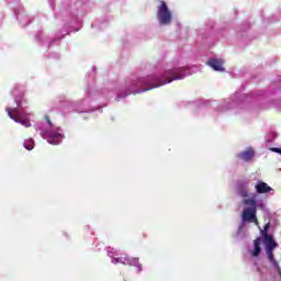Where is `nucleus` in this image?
<instances>
[{
    "mask_svg": "<svg viewBox=\"0 0 281 281\" xmlns=\"http://www.w3.org/2000/svg\"><path fill=\"white\" fill-rule=\"evenodd\" d=\"M183 68H175L166 70L161 78H155L149 76L147 78H143L139 80V85H145V89L135 90L133 93H144V91H150V89H157V87H164V85H170L173 80H183L186 78V74H183Z\"/></svg>",
    "mask_w": 281,
    "mask_h": 281,
    "instance_id": "nucleus-1",
    "label": "nucleus"
},
{
    "mask_svg": "<svg viewBox=\"0 0 281 281\" xmlns=\"http://www.w3.org/2000/svg\"><path fill=\"white\" fill-rule=\"evenodd\" d=\"M244 205H249V207L244 209L241 213V221L244 223H255V225H258V216L256 215L258 212V202L256 199L244 200Z\"/></svg>",
    "mask_w": 281,
    "mask_h": 281,
    "instance_id": "nucleus-2",
    "label": "nucleus"
},
{
    "mask_svg": "<svg viewBox=\"0 0 281 281\" xmlns=\"http://www.w3.org/2000/svg\"><path fill=\"white\" fill-rule=\"evenodd\" d=\"M157 19L160 25H170L172 23V12H170L168 4L164 0H160V5L157 9Z\"/></svg>",
    "mask_w": 281,
    "mask_h": 281,
    "instance_id": "nucleus-3",
    "label": "nucleus"
},
{
    "mask_svg": "<svg viewBox=\"0 0 281 281\" xmlns=\"http://www.w3.org/2000/svg\"><path fill=\"white\" fill-rule=\"evenodd\" d=\"M7 112L11 120L18 124H22V126H25V128H30V126H32L29 119H19L21 116V111L19 109L15 108L13 110H7Z\"/></svg>",
    "mask_w": 281,
    "mask_h": 281,
    "instance_id": "nucleus-4",
    "label": "nucleus"
},
{
    "mask_svg": "<svg viewBox=\"0 0 281 281\" xmlns=\"http://www.w3.org/2000/svg\"><path fill=\"white\" fill-rule=\"evenodd\" d=\"M255 190L257 194H268V192H271L273 190L267 182L263 181H258L257 184L255 186Z\"/></svg>",
    "mask_w": 281,
    "mask_h": 281,
    "instance_id": "nucleus-5",
    "label": "nucleus"
},
{
    "mask_svg": "<svg viewBox=\"0 0 281 281\" xmlns=\"http://www.w3.org/2000/svg\"><path fill=\"white\" fill-rule=\"evenodd\" d=\"M224 63L223 59H210L207 65L212 67L214 71H225V67H223Z\"/></svg>",
    "mask_w": 281,
    "mask_h": 281,
    "instance_id": "nucleus-6",
    "label": "nucleus"
},
{
    "mask_svg": "<svg viewBox=\"0 0 281 281\" xmlns=\"http://www.w3.org/2000/svg\"><path fill=\"white\" fill-rule=\"evenodd\" d=\"M261 243H262V239H260V237L254 240L252 258H258L260 256L262 251V248L260 247Z\"/></svg>",
    "mask_w": 281,
    "mask_h": 281,
    "instance_id": "nucleus-7",
    "label": "nucleus"
},
{
    "mask_svg": "<svg viewBox=\"0 0 281 281\" xmlns=\"http://www.w3.org/2000/svg\"><path fill=\"white\" fill-rule=\"evenodd\" d=\"M237 157L243 161H251V159H254V150L247 149L245 151L237 154Z\"/></svg>",
    "mask_w": 281,
    "mask_h": 281,
    "instance_id": "nucleus-8",
    "label": "nucleus"
},
{
    "mask_svg": "<svg viewBox=\"0 0 281 281\" xmlns=\"http://www.w3.org/2000/svg\"><path fill=\"white\" fill-rule=\"evenodd\" d=\"M61 138H63V134H60L58 132H50L49 138H48V144H52L53 146H57V144H60V142H58L56 139H61Z\"/></svg>",
    "mask_w": 281,
    "mask_h": 281,
    "instance_id": "nucleus-9",
    "label": "nucleus"
},
{
    "mask_svg": "<svg viewBox=\"0 0 281 281\" xmlns=\"http://www.w3.org/2000/svg\"><path fill=\"white\" fill-rule=\"evenodd\" d=\"M262 237L265 238L266 247H278V243H276V240H273L272 235H268V233H265V235H262Z\"/></svg>",
    "mask_w": 281,
    "mask_h": 281,
    "instance_id": "nucleus-10",
    "label": "nucleus"
},
{
    "mask_svg": "<svg viewBox=\"0 0 281 281\" xmlns=\"http://www.w3.org/2000/svg\"><path fill=\"white\" fill-rule=\"evenodd\" d=\"M23 146L26 150H34V139H27L25 143H23Z\"/></svg>",
    "mask_w": 281,
    "mask_h": 281,
    "instance_id": "nucleus-11",
    "label": "nucleus"
},
{
    "mask_svg": "<svg viewBox=\"0 0 281 281\" xmlns=\"http://www.w3.org/2000/svg\"><path fill=\"white\" fill-rule=\"evenodd\" d=\"M126 265L131 267H139V259L138 258H127Z\"/></svg>",
    "mask_w": 281,
    "mask_h": 281,
    "instance_id": "nucleus-12",
    "label": "nucleus"
},
{
    "mask_svg": "<svg viewBox=\"0 0 281 281\" xmlns=\"http://www.w3.org/2000/svg\"><path fill=\"white\" fill-rule=\"evenodd\" d=\"M127 260H128V257H117V258H114L112 262L114 265H117V263L126 265Z\"/></svg>",
    "mask_w": 281,
    "mask_h": 281,
    "instance_id": "nucleus-13",
    "label": "nucleus"
},
{
    "mask_svg": "<svg viewBox=\"0 0 281 281\" xmlns=\"http://www.w3.org/2000/svg\"><path fill=\"white\" fill-rule=\"evenodd\" d=\"M239 195H241L243 199H247V196H249V191L247 190H239Z\"/></svg>",
    "mask_w": 281,
    "mask_h": 281,
    "instance_id": "nucleus-14",
    "label": "nucleus"
},
{
    "mask_svg": "<svg viewBox=\"0 0 281 281\" xmlns=\"http://www.w3.org/2000/svg\"><path fill=\"white\" fill-rule=\"evenodd\" d=\"M267 232H269V224H266L263 226V229L261 231V235L265 236V234H268Z\"/></svg>",
    "mask_w": 281,
    "mask_h": 281,
    "instance_id": "nucleus-15",
    "label": "nucleus"
},
{
    "mask_svg": "<svg viewBox=\"0 0 281 281\" xmlns=\"http://www.w3.org/2000/svg\"><path fill=\"white\" fill-rule=\"evenodd\" d=\"M45 120L47 122V124L52 127L54 126V124L52 123V120H49V116H45Z\"/></svg>",
    "mask_w": 281,
    "mask_h": 281,
    "instance_id": "nucleus-16",
    "label": "nucleus"
},
{
    "mask_svg": "<svg viewBox=\"0 0 281 281\" xmlns=\"http://www.w3.org/2000/svg\"><path fill=\"white\" fill-rule=\"evenodd\" d=\"M244 186H246V182H245V181L240 182V183L238 184V188H243Z\"/></svg>",
    "mask_w": 281,
    "mask_h": 281,
    "instance_id": "nucleus-17",
    "label": "nucleus"
}]
</instances>
